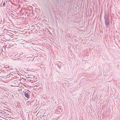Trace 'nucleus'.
Wrapping results in <instances>:
<instances>
[{"label":"nucleus","instance_id":"nucleus-1","mask_svg":"<svg viewBox=\"0 0 120 120\" xmlns=\"http://www.w3.org/2000/svg\"><path fill=\"white\" fill-rule=\"evenodd\" d=\"M30 93V91H26L25 92L24 94H25V96L26 97V98H27L26 99H28V98H29V94Z\"/></svg>","mask_w":120,"mask_h":120},{"label":"nucleus","instance_id":"nucleus-2","mask_svg":"<svg viewBox=\"0 0 120 120\" xmlns=\"http://www.w3.org/2000/svg\"><path fill=\"white\" fill-rule=\"evenodd\" d=\"M105 23L106 26L108 27L109 24V19L108 18H105Z\"/></svg>","mask_w":120,"mask_h":120},{"label":"nucleus","instance_id":"nucleus-3","mask_svg":"<svg viewBox=\"0 0 120 120\" xmlns=\"http://www.w3.org/2000/svg\"><path fill=\"white\" fill-rule=\"evenodd\" d=\"M62 63L61 62H59L57 63L56 65L59 68V69H60L61 67V66L62 65Z\"/></svg>","mask_w":120,"mask_h":120},{"label":"nucleus","instance_id":"nucleus-4","mask_svg":"<svg viewBox=\"0 0 120 120\" xmlns=\"http://www.w3.org/2000/svg\"><path fill=\"white\" fill-rule=\"evenodd\" d=\"M40 84H39V83H36L35 84V86L37 87L38 88H39L40 87Z\"/></svg>","mask_w":120,"mask_h":120},{"label":"nucleus","instance_id":"nucleus-5","mask_svg":"<svg viewBox=\"0 0 120 120\" xmlns=\"http://www.w3.org/2000/svg\"><path fill=\"white\" fill-rule=\"evenodd\" d=\"M5 5V2H4V3H3V6H4V5Z\"/></svg>","mask_w":120,"mask_h":120},{"label":"nucleus","instance_id":"nucleus-6","mask_svg":"<svg viewBox=\"0 0 120 120\" xmlns=\"http://www.w3.org/2000/svg\"><path fill=\"white\" fill-rule=\"evenodd\" d=\"M23 57L24 58H25V56H23Z\"/></svg>","mask_w":120,"mask_h":120}]
</instances>
